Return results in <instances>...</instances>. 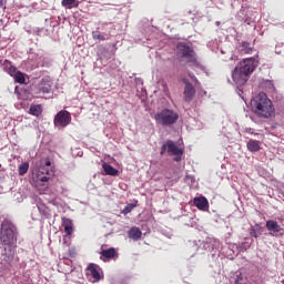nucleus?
Here are the masks:
<instances>
[{"label": "nucleus", "mask_w": 284, "mask_h": 284, "mask_svg": "<svg viewBox=\"0 0 284 284\" xmlns=\"http://www.w3.org/2000/svg\"><path fill=\"white\" fill-rule=\"evenodd\" d=\"M256 69V61L255 58H246L235 67L232 72V80L237 85V88H242L247 83L253 74L254 70Z\"/></svg>", "instance_id": "1"}, {"label": "nucleus", "mask_w": 284, "mask_h": 284, "mask_svg": "<svg viewBox=\"0 0 284 284\" xmlns=\"http://www.w3.org/2000/svg\"><path fill=\"white\" fill-rule=\"evenodd\" d=\"M251 104L255 115L262 119H271L275 115V105L267 97L266 92H258V94L252 99Z\"/></svg>", "instance_id": "2"}, {"label": "nucleus", "mask_w": 284, "mask_h": 284, "mask_svg": "<svg viewBox=\"0 0 284 284\" xmlns=\"http://www.w3.org/2000/svg\"><path fill=\"white\" fill-rule=\"evenodd\" d=\"M19 232H17V227L11 220L4 219L1 224L0 232V242L3 246L4 253L9 251L12 255V248L16 247L17 236Z\"/></svg>", "instance_id": "3"}, {"label": "nucleus", "mask_w": 284, "mask_h": 284, "mask_svg": "<svg viewBox=\"0 0 284 284\" xmlns=\"http://www.w3.org/2000/svg\"><path fill=\"white\" fill-rule=\"evenodd\" d=\"M180 63L187 64L189 67H200L197 53L193 48V44L187 42H180Z\"/></svg>", "instance_id": "4"}, {"label": "nucleus", "mask_w": 284, "mask_h": 284, "mask_svg": "<svg viewBox=\"0 0 284 284\" xmlns=\"http://www.w3.org/2000/svg\"><path fill=\"white\" fill-rule=\"evenodd\" d=\"M178 118V113L169 109H163L161 112L156 113L155 116H153L155 122L161 126H171L172 124L176 123Z\"/></svg>", "instance_id": "5"}, {"label": "nucleus", "mask_w": 284, "mask_h": 284, "mask_svg": "<svg viewBox=\"0 0 284 284\" xmlns=\"http://www.w3.org/2000/svg\"><path fill=\"white\" fill-rule=\"evenodd\" d=\"M165 153L169 156H174V162H179V146L174 142L166 141L163 146H161L160 155L163 156Z\"/></svg>", "instance_id": "6"}, {"label": "nucleus", "mask_w": 284, "mask_h": 284, "mask_svg": "<svg viewBox=\"0 0 284 284\" xmlns=\"http://www.w3.org/2000/svg\"><path fill=\"white\" fill-rule=\"evenodd\" d=\"M72 122V114L67 110L59 111L54 116L55 128H67Z\"/></svg>", "instance_id": "7"}, {"label": "nucleus", "mask_w": 284, "mask_h": 284, "mask_svg": "<svg viewBox=\"0 0 284 284\" xmlns=\"http://www.w3.org/2000/svg\"><path fill=\"white\" fill-rule=\"evenodd\" d=\"M183 83H184L183 99L185 102H191L196 94V89L193 85V83H191V81L187 80V78L183 79Z\"/></svg>", "instance_id": "8"}, {"label": "nucleus", "mask_w": 284, "mask_h": 284, "mask_svg": "<svg viewBox=\"0 0 284 284\" xmlns=\"http://www.w3.org/2000/svg\"><path fill=\"white\" fill-rule=\"evenodd\" d=\"M85 275L91 276L93 280V283L100 282L102 280V276L100 273V266L93 263H90L89 266H87Z\"/></svg>", "instance_id": "9"}, {"label": "nucleus", "mask_w": 284, "mask_h": 284, "mask_svg": "<svg viewBox=\"0 0 284 284\" xmlns=\"http://www.w3.org/2000/svg\"><path fill=\"white\" fill-rule=\"evenodd\" d=\"M115 257H118V253L113 247L100 251V260H102L104 263Z\"/></svg>", "instance_id": "10"}, {"label": "nucleus", "mask_w": 284, "mask_h": 284, "mask_svg": "<svg viewBox=\"0 0 284 284\" xmlns=\"http://www.w3.org/2000/svg\"><path fill=\"white\" fill-rule=\"evenodd\" d=\"M193 203L199 210L206 211L210 209V202L206 196H195Z\"/></svg>", "instance_id": "11"}, {"label": "nucleus", "mask_w": 284, "mask_h": 284, "mask_svg": "<svg viewBox=\"0 0 284 284\" xmlns=\"http://www.w3.org/2000/svg\"><path fill=\"white\" fill-rule=\"evenodd\" d=\"M49 174L50 170H48L44 165L39 166L37 180L41 181L42 183H47L50 180Z\"/></svg>", "instance_id": "12"}, {"label": "nucleus", "mask_w": 284, "mask_h": 284, "mask_svg": "<svg viewBox=\"0 0 284 284\" xmlns=\"http://www.w3.org/2000/svg\"><path fill=\"white\" fill-rule=\"evenodd\" d=\"M62 227L67 236H72L73 234V221L71 219L62 217Z\"/></svg>", "instance_id": "13"}, {"label": "nucleus", "mask_w": 284, "mask_h": 284, "mask_svg": "<svg viewBox=\"0 0 284 284\" xmlns=\"http://www.w3.org/2000/svg\"><path fill=\"white\" fill-rule=\"evenodd\" d=\"M142 237V231L138 226H132L129 231V239L132 241H139Z\"/></svg>", "instance_id": "14"}, {"label": "nucleus", "mask_w": 284, "mask_h": 284, "mask_svg": "<svg viewBox=\"0 0 284 284\" xmlns=\"http://www.w3.org/2000/svg\"><path fill=\"white\" fill-rule=\"evenodd\" d=\"M103 171L106 175L110 176H118L120 174V171L114 169L111 164L103 163L102 164Z\"/></svg>", "instance_id": "15"}, {"label": "nucleus", "mask_w": 284, "mask_h": 284, "mask_svg": "<svg viewBox=\"0 0 284 284\" xmlns=\"http://www.w3.org/2000/svg\"><path fill=\"white\" fill-rule=\"evenodd\" d=\"M3 67H4V71H7L10 77H13L14 74L21 72L14 65H12V62L8 60L4 61Z\"/></svg>", "instance_id": "16"}, {"label": "nucleus", "mask_w": 284, "mask_h": 284, "mask_svg": "<svg viewBox=\"0 0 284 284\" xmlns=\"http://www.w3.org/2000/svg\"><path fill=\"white\" fill-rule=\"evenodd\" d=\"M248 151L251 152H258L261 151V144L260 141L254 140V139H250V141L246 144Z\"/></svg>", "instance_id": "17"}, {"label": "nucleus", "mask_w": 284, "mask_h": 284, "mask_svg": "<svg viewBox=\"0 0 284 284\" xmlns=\"http://www.w3.org/2000/svg\"><path fill=\"white\" fill-rule=\"evenodd\" d=\"M266 229L270 232H281V224L277 221L268 220L266 221Z\"/></svg>", "instance_id": "18"}, {"label": "nucleus", "mask_w": 284, "mask_h": 284, "mask_svg": "<svg viewBox=\"0 0 284 284\" xmlns=\"http://www.w3.org/2000/svg\"><path fill=\"white\" fill-rule=\"evenodd\" d=\"M29 114L32 116H40L42 114V105L41 104L31 105L29 109Z\"/></svg>", "instance_id": "19"}, {"label": "nucleus", "mask_w": 284, "mask_h": 284, "mask_svg": "<svg viewBox=\"0 0 284 284\" xmlns=\"http://www.w3.org/2000/svg\"><path fill=\"white\" fill-rule=\"evenodd\" d=\"M254 48L251 47L250 42L247 40H243L241 44V52L243 53H253Z\"/></svg>", "instance_id": "20"}, {"label": "nucleus", "mask_w": 284, "mask_h": 284, "mask_svg": "<svg viewBox=\"0 0 284 284\" xmlns=\"http://www.w3.org/2000/svg\"><path fill=\"white\" fill-rule=\"evenodd\" d=\"M135 207H138V200H135L132 204H126V206L122 210V214L128 215Z\"/></svg>", "instance_id": "21"}, {"label": "nucleus", "mask_w": 284, "mask_h": 284, "mask_svg": "<svg viewBox=\"0 0 284 284\" xmlns=\"http://www.w3.org/2000/svg\"><path fill=\"white\" fill-rule=\"evenodd\" d=\"M93 41H106V37L100 31H92Z\"/></svg>", "instance_id": "22"}, {"label": "nucleus", "mask_w": 284, "mask_h": 284, "mask_svg": "<svg viewBox=\"0 0 284 284\" xmlns=\"http://www.w3.org/2000/svg\"><path fill=\"white\" fill-rule=\"evenodd\" d=\"M28 170H29V163L28 162H23L20 166H18V174L23 176V175H26L28 173Z\"/></svg>", "instance_id": "23"}, {"label": "nucleus", "mask_w": 284, "mask_h": 284, "mask_svg": "<svg viewBox=\"0 0 284 284\" xmlns=\"http://www.w3.org/2000/svg\"><path fill=\"white\" fill-rule=\"evenodd\" d=\"M11 77L14 78V81H16L17 83H21V84L26 83V75H24L22 72L17 73V74L11 75Z\"/></svg>", "instance_id": "24"}, {"label": "nucleus", "mask_w": 284, "mask_h": 284, "mask_svg": "<svg viewBox=\"0 0 284 284\" xmlns=\"http://www.w3.org/2000/svg\"><path fill=\"white\" fill-rule=\"evenodd\" d=\"M39 93L49 94L50 93V85L45 83L39 84Z\"/></svg>", "instance_id": "25"}, {"label": "nucleus", "mask_w": 284, "mask_h": 284, "mask_svg": "<svg viewBox=\"0 0 284 284\" xmlns=\"http://www.w3.org/2000/svg\"><path fill=\"white\" fill-rule=\"evenodd\" d=\"M264 88H267L270 91H275V85L272 80L264 81Z\"/></svg>", "instance_id": "26"}, {"label": "nucleus", "mask_w": 284, "mask_h": 284, "mask_svg": "<svg viewBox=\"0 0 284 284\" xmlns=\"http://www.w3.org/2000/svg\"><path fill=\"white\" fill-rule=\"evenodd\" d=\"M189 78H191V80L193 81V83L195 85H197V83H200V80H197L196 75L193 74L192 72H189Z\"/></svg>", "instance_id": "27"}, {"label": "nucleus", "mask_w": 284, "mask_h": 284, "mask_svg": "<svg viewBox=\"0 0 284 284\" xmlns=\"http://www.w3.org/2000/svg\"><path fill=\"white\" fill-rule=\"evenodd\" d=\"M75 3V0H62V7H69Z\"/></svg>", "instance_id": "28"}, {"label": "nucleus", "mask_w": 284, "mask_h": 284, "mask_svg": "<svg viewBox=\"0 0 284 284\" xmlns=\"http://www.w3.org/2000/svg\"><path fill=\"white\" fill-rule=\"evenodd\" d=\"M242 278H243V277H242V273H240V275H237V278L235 280L234 283H235V284H242V282H241Z\"/></svg>", "instance_id": "29"}, {"label": "nucleus", "mask_w": 284, "mask_h": 284, "mask_svg": "<svg viewBox=\"0 0 284 284\" xmlns=\"http://www.w3.org/2000/svg\"><path fill=\"white\" fill-rule=\"evenodd\" d=\"M44 165H45L47 168H50V166L52 165V162H50L49 159H45Z\"/></svg>", "instance_id": "30"}, {"label": "nucleus", "mask_w": 284, "mask_h": 284, "mask_svg": "<svg viewBox=\"0 0 284 284\" xmlns=\"http://www.w3.org/2000/svg\"><path fill=\"white\" fill-rule=\"evenodd\" d=\"M183 154H184V149H182V148L180 146V150H179L180 160H181V156H183Z\"/></svg>", "instance_id": "31"}, {"label": "nucleus", "mask_w": 284, "mask_h": 284, "mask_svg": "<svg viewBox=\"0 0 284 284\" xmlns=\"http://www.w3.org/2000/svg\"><path fill=\"white\" fill-rule=\"evenodd\" d=\"M251 234H252L253 237H258V234H257L256 231H253Z\"/></svg>", "instance_id": "32"}, {"label": "nucleus", "mask_w": 284, "mask_h": 284, "mask_svg": "<svg viewBox=\"0 0 284 284\" xmlns=\"http://www.w3.org/2000/svg\"><path fill=\"white\" fill-rule=\"evenodd\" d=\"M3 7V0H0V8Z\"/></svg>", "instance_id": "33"}, {"label": "nucleus", "mask_w": 284, "mask_h": 284, "mask_svg": "<svg viewBox=\"0 0 284 284\" xmlns=\"http://www.w3.org/2000/svg\"><path fill=\"white\" fill-rule=\"evenodd\" d=\"M18 88L16 87V92H17Z\"/></svg>", "instance_id": "34"}]
</instances>
